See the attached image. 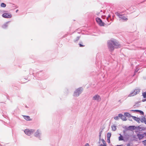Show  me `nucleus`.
<instances>
[{
  "label": "nucleus",
  "mask_w": 146,
  "mask_h": 146,
  "mask_svg": "<svg viewBox=\"0 0 146 146\" xmlns=\"http://www.w3.org/2000/svg\"><path fill=\"white\" fill-rule=\"evenodd\" d=\"M108 48L110 51H113L115 48H118L121 46L117 40L114 39H112L108 42Z\"/></svg>",
  "instance_id": "f257e3e1"
},
{
  "label": "nucleus",
  "mask_w": 146,
  "mask_h": 146,
  "mask_svg": "<svg viewBox=\"0 0 146 146\" xmlns=\"http://www.w3.org/2000/svg\"><path fill=\"white\" fill-rule=\"evenodd\" d=\"M115 14L120 19V20H122L124 21H127L128 20V17L127 15L125 14H123L121 13L116 12Z\"/></svg>",
  "instance_id": "f03ea898"
},
{
  "label": "nucleus",
  "mask_w": 146,
  "mask_h": 146,
  "mask_svg": "<svg viewBox=\"0 0 146 146\" xmlns=\"http://www.w3.org/2000/svg\"><path fill=\"white\" fill-rule=\"evenodd\" d=\"M83 90L82 88L81 87L78 88L74 91L73 96L76 97L78 96L82 93Z\"/></svg>",
  "instance_id": "7ed1b4c3"
},
{
  "label": "nucleus",
  "mask_w": 146,
  "mask_h": 146,
  "mask_svg": "<svg viewBox=\"0 0 146 146\" xmlns=\"http://www.w3.org/2000/svg\"><path fill=\"white\" fill-rule=\"evenodd\" d=\"M35 131L34 129H26L24 131L25 133L28 136L32 134Z\"/></svg>",
  "instance_id": "20e7f679"
},
{
  "label": "nucleus",
  "mask_w": 146,
  "mask_h": 146,
  "mask_svg": "<svg viewBox=\"0 0 146 146\" xmlns=\"http://www.w3.org/2000/svg\"><path fill=\"white\" fill-rule=\"evenodd\" d=\"M92 100L97 102H100L101 100V98L100 95L98 94H96L93 96Z\"/></svg>",
  "instance_id": "39448f33"
},
{
  "label": "nucleus",
  "mask_w": 146,
  "mask_h": 146,
  "mask_svg": "<svg viewBox=\"0 0 146 146\" xmlns=\"http://www.w3.org/2000/svg\"><path fill=\"white\" fill-rule=\"evenodd\" d=\"M140 92L139 90L138 89H136L134 91L131 92L130 94L129 95V97H131L134 96L135 95H136L137 94H138L139 92Z\"/></svg>",
  "instance_id": "423d86ee"
},
{
  "label": "nucleus",
  "mask_w": 146,
  "mask_h": 146,
  "mask_svg": "<svg viewBox=\"0 0 146 146\" xmlns=\"http://www.w3.org/2000/svg\"><path fill=\"white\" fill-rule=\"evenodd\" d=\"M41 134L40 131L39 129H38L35 133L34 135L36 137L40 138L41 137Z\"/></svg>",
  "instance_id": "0eeeda50"
},
{
  "label": "nucleus",
  "mask_w": 146,
  "mask_h": 146,
  "mask_svg": "<svg viewBox=\"0 0 146 146\" xmlns=\"http://www.w3.org/2000/svg\"><path fill=\"white\" fill-rule=\"evenodd\" d=\"M96 21L98 23L100 26H104V23L103 22L100 18L97 17L96 18Z\"/></svg>",
  "instance_id": "6e6552de"
},
{
  "label": "nucleus",
  "mask_w": 146,
  "mask_h": 146,
  "mask_svg": "<svg viewBox=\"0 0 146 146\" xmlns=\"http://www.w3.org/2000/svg\"><path fill=\"white\" fill-rule=\"evenodd\" d=\"M146 129V127H140L139 126L137 127L136 131L135 132L142 131L145 130Z\"/></svg>",
  "instance_id": "1a4fd4ad"
},
{
  "label": "nucleus",
  "mask_w": 146,
  "mask_h": 146,
  "mask_svg": "<svg viewBox=\"0 0 146 146\" xmlns=\"http://www.w3.org/2000/svg\"><path fill=\"white\" fill-rule=\"evenodd\" d=\"M2 16L5 18H11L12 17L11 15L9 13H4L2 15Z\"/></svg>",
  "instance_id": "9d476101"
},
{
  "label": "nucleus",
  "mask_w": 146,
  "mask_h": 146,
  "mask_svg": "<svg viewBox=\"0 0 146 146\" xmlns=\"http://www.w3.org/2000/svg\"><path fill=\"white\" fill-rule=\"evenodd\" d=\"M137 136L139 140L143 139L144 137L143 133L141 134L139 133L137 134Z\"/></svg>",
  "instance_id": "9b49d317"
},
{
  "label": "nucleus",
  "mask_w": 146,
  "mask_h": 146,
  "mask_svg": "<svg viewBox=\"0 0 146 146\" xmlns=\"http://www.w3.org/2000/svg\"><path fill=\"white\" fill-rule=\"evenodd\" d=\"M119 115L120 117L122 120L125 121L127 120L126 117L122 114L119 113Z\"/></svg>",
  "instance_id": "f8f14e48"
},
{
  "label": "nucleus",
  "mask_w": 146,
  "mask_h": 146,
  "mask_svg": "<svg viewBox=\"0 0 146 146\" xmlns=\"http://www.w3.org/2000/svg\"><path fill=\"white\" fill-rule=\"evenodd\" d=\"M137 127L135 126H130L128 127V129L130 130H136Z\"/></svg>",
  "instance_id": "ddd939ff"
},
{
  "label": "nucleus",
  "mask_w": 146,
  "mask_h": 146,
  "mask_svg": "<svg viewBox=\"0 0 146 146\" xmlns=\"http://www.w3.org/2000/svg\"><path fill=\"white\" fill-rule=\"evenodd\" d=\"M131 117L138 123H140V119L139 118L133 116H131Z\"/></svg>",
  "instance_id": "4468645a"
},
{
  "label": "nucleus",
  "mask_w": 146,
  "mask_h": 146,
  "mask_svg": "<svg viewBox=\"0 0 146 146\" xmlns=\"http://www.w3.org/2000/svg\"><path fill=\"white\" fill-rule=\"evenodd\" d=\"M143 96L144 98L142 100L143 102H145L146 101V92H144L143 93Z\"/></svg>",
  "instance_id": "2eb2a0df"
},
{
  "label": "nucleus",
  "mask_w": 146,
  "mask_h": 146,
  "mask_svg": "<svg viewBox=\"0 0 146 146\" xmlns=\"http://www.w3.org/2000/svg\"><path fill=\"white\" fill-rule=\"evenodd\" d=\"M24 118L27 121H29L30 120V117L28 116H23Z\"/></svg>",
  "instance_id": "dca6fc26"
},
{
  "label": "nucleus",
  "mask_w": 146,
  "mask_h": 146,
  "mask_svg": "<svg viewBox=\"0 0 146 146\" xmlns=\"http://www.w3.org/2000/svg\"><path fill=\"white\" fill-rule=\"evenodd\" d=\"M140 121L142 123H144L146 121V119L145 117H143L140 119Z\"/></svg>",
  "instance_id": "f3484780"
},
{
  "label": "nucleus",
  "mask_w": 146,
  "mask_h": 146,
  "mask_svg": "<svg viewBox=\"0 0 146 146\" xmlns=\"http://www.w3.org/2000/svg\"><path fill=\"white\" fill-rule=\"evenodd\" d=\"M132 111H136V112H139L141 114H142V115H143L144 114L143 112V111H141V110H132Z\"/></svg>",
  "instance_id": "a211bd4d"
},
{
  "label": "nucleus",
  "mask_w": 146,
  "mask_h": 146,
  "mask_svg": "<svg viewBox=\"0 0 146 146\" xmlns=\"http://www.w3.org/2000/svg\"><path fill=\"white\" fill-rule=\"evenodd\" d=\"M124 115L125 116L127 117H130L131 116V115L129 113L127 112L125 113Z\"/></svg>",
  "instance_id": "6ab92c4d"
},
{
  "label": "nucleus",
  "mask_w": 146,
  "mask_h": 146,
  "mask_svg": "<svg viewBox=\"0 0 146 146\" xmlns=\"http://www.w3.org/2000/svg\"><path fill=\"white\" fill-rule=\"evenodd\" d=\"M120 136L119 137L118 139L119 141L123 140V136L121 134H119Z\"/></svg>",
  "instance_id": "aec40b11"
},
{
  "label": "nucleus",
  "mask_w": 146,
  "mask_h": 146,
  "mask_svg": "<svg viewBox=\"0 0 146 146\" xmlns=\"http://www.w3.org/2000/svg\"><path fill=\"white\" fill-rule=\"evenodd\" d=\"M8 22L6 23L5 24H4V25H3V26H2L3 28L4 29H5L7 27V26H8Z\"/></svg>",
  "instance_id": "412c9836"
},
{
  "label": "nucleus",
  "mask_w": 146,
  "mask_h": 146,
  "mask_svg": "<svg viewBox=\"0 0 146 146\" xmlns=\"http://www.w3.org/2000/svg\"><path fill=\"white\" fill-rule=\"evenodd\" d=\"M111 135V134L110 133H108L107 135V138L109 139L110 138V137Z\"/></svg>",
  "instance_id": "4be33fe9"
},
{
  "label": "nucleus",
  "mask_w": 146,
  "mask_h": 146,
  "mask_svg": "<svg viewBox=\"0 0 146 146\" xmlns=\"http://www.w3.org/2000/svg\"><path fill=\"white\" fill-rule=\"evenodd\" d=\"M111 127H112V130L113 131H115L116 129V126L115 125H113Z\"/></svg>",
  "instance_id": "5701e85b"
},
{
  "label": "nucleus",
  "mask_w": 146,
  "mask_h": 146,
  "mask_svg": "<svg viewBox=\"0 0 146 146\" xmlns=\"http://www.w3.org/2000/svg\"><path fill=\"white\" fill-rule=\"evenodd\" d=\"M119 117L120 116H119V114L118 116H116L115 117H114V118L115 120H118L119 119Z\"/></svg>",
  "instance_id": "b1692460"
},
{
  "label": "nucleus",
  "mask_w": 146,
  "mask_h": 146,
  "mask_svg": "<svg viewBox=\"0 0 146 146\" xmlns=\"http://www.w3.org/2000/svg\"><path fill=\"white\" fill-rule=\"evenodd\" d=\"M1 6L3 7H6V5L4 3H2L1 4Z\"/></svg>",
  "instance_id": "393cba45"
},
{
  "label": "nucleus",
  "mask_w": 146,
  "mask_h": 146,
  "mask_svg": "<svg viewBox=\"0 0 146 146\" xmlns=\"http://www.w3.org/2000/svg\"><path fill=\"white\" fill-rule=\"evenodd\" d=\"M102 131H100V133H99V140H100L101 138V134L102 133Z\"/></svg>",
  "instance_id": "a878e982"
},
{
  "label": "nucleus",
  "mask_w": 146,
  "mask_h": 146,
  "mask_svg": "<svg viewBox=\"0 0 146 146\" xmlns=\"http://www.w3.org/2000/svg\"><path fill=\"white\" fill-rule=\"evenodd\" d=\"M100 141H101L102 142V143L103 144H105L106 143V142L104 140V139H102L101 138V139L100 140H99Z\"/></svg>",
  "instance_id": "bb28decb"
},
{
  "label": "nucleus",
  "mask_w": 146,
  "mask_h": 146,
  "mask_svg": "<svg viewBox=\"0 0 146 146\" xmlns=\"http://www.w3.org/2000/svg\"><path fill=\"white\" fill-rule=\"evenodd\" d=\"M142 143L144 145L146 146V139L143 141Z\"/></svg>",
  "instance_id": "cd10ccee"
},
{
  "label": "nucleus",
  "mask_w": 146,
  "mask_h": 146,
  "mask_svg": "<svg viewBox=\"0 0 146 146\" xmlns=\"http://www.w3.org/2000/svg\"><path fill=\"white\" fill-rule=\"evenodd\" d=\"M110 17V15H108V17H107L106 18V20L108 22L109 21V19H110L109 18Z\"/></svg>",
  "instance_id": "c85d7f7f"
},
{
  "label": "nucleus",
  "mask_w": 146,
  "mask_h": 146,
  "mask_svg": "<svg viewBox=\"0 0 146 146\" xmlns=\"http://www.w3.org/2000/svg\"><path fill=\"white\" fill-rule=\"evenodd\" d=\"M80 38V37H79V36L77 37L76 39V40H75V42H76V41H78L79 40Z\"/></svg>",
  "instance_id": "c756f323"
},
{
  "label": "nucleus",
  "mask_w": 146,
  "mask_h": 146,
  "mask_svg": "<svg viewBox=\"0 0 146 146\" xmlns=\"http://www.w3.org/2000/svg\"><path fill=\"white\" fill-rule=\"evenodd\" d=\"M100 146H106V143L103 144H101L100 145Z\"/></svg>",
  "instance_id": "7c9ffc66"
},
{
  "label": "nucleus",
  "mask_w": 146,
  "mask_h": 146,
  "mask_svg": "<svg viewBox=\"0 0 146 146\" xmlns=\"http://www.w3.org/2000/svg\"><path fill=\"white\" fill-rule=\"evenodd\" d=\"M144 136V137L145 138H146V133H143Z\"/></svg>",
  "instance_id": "2f4dec72"
},
{
  "label": "nucleus",
  "mask_w": 146,
  "mask_h": 146,
  "mask_svg": "<svg viewBox=\"0 0 146 146\" xmlns=\"http://www.w3.org/2000/svg\"><path fill=\"white\" fill-rule=\"evenodd\" d=\"M84 146H90L89 144L88 143H86L85 145H84Z\"/></svg>",
  "instance_id": "473e14b6"
},
{
  "label": "nucleus",
  "mask_w": 146,
  "mask_h": 146,
  "mask_svg": "<svg viewBox=\"0 0 146 146\" xmlns=\"http://www.w3.org/2000/svg\"><path fill=\"white\" fill-rule=\"evenodd\" d=\"M107 140L108 143H110V139H107Z\"/></svg>",
  "instance_id": "72a5a7b5"
},
{
  "label": "nucleus",
  "mask_w": 146,
  "mask_h": 146,
  "mask_svg": "<svg viewBox=\"0 0 146 146\" xmlns=\"http://www.w3.org/2000/svg\"><path fill=\"white\" fill-rule=\"evenodd\" d=\"M79 45H80V47H83V46H84V45H82L81 44H79Z\"/></svg>",
  "instance_id": "f704fd0d"
},
{
  "label": "nucleus",
  "mask_w": 146,
  "mask_h": 146,
  "mask_svg": "<svg viewBox=\"0 0 146 146\" xmlns=\"http://www.w3.org/2000/svg\"><path fill=\"white\" fill-rule=\"evenodd\" d=\"M115 146H123V145H115Z\"/></svg>",
  "instance_id": "c9c22d12"
},
{
  "label": "nucleus",
  "mask_w": 146,
  "mask_h": 146,
  "mask_svg": "<svg viewBox=\"0 0 146 146\" xmlns=\"http://www.w3.org/2000/svg\"><path fill=\"white\" fill-rule=\"evenodd\" d=\"M130 146V144L129 143H128L127 144V146Z\"/></svg>",
  "instance_id": "e433bc0d"
},
{
  "label": "nucleus",
  "mask_w": 146,
  "mask_h": 146,
  "mask_svg": "<svg viewBox=\"0 0 146 146\" xmlns=\"http://www.w3.org/2000/svg\"><path fill=\"white\" fill-rule=\"evenodd\" d=\"M137 71H138V70H136L135 71V72H137Z\"/></svg>",
  "instance_id": "4c0bfd02"
},
{
  "label": "nucleus",
  "mask_w": 146,
  "mask_h": 146,
  "mask_svg": "<svg viewBox=\"0 0 146 146\" xmlns=\"http://www.w3.org/2000/svg\"><path fill=\"white\" fill-rule=\"evenodd\" d=\"M144 123L146 124V121L144 122Z\"/></svg>",
  "instance_id": "58836bf2"
},
{
  "label": "nucleus",
  "mask_w": 146,
  "mask_h": 146,
  "mask_svg": "<svg viewBox=\"0 0 146 146\" xmlns=\"http://www.w3.org/2000/svg\"><path fill=\"white\" fill-rule=\"evenodd\" d=\"M110 24H111V23H110L109 24H108V23H107V24H108V25H110Z\"/></svg>",
  "instance_id": "ea45409f"
},
{
  "label": "nucleus",
  "mask_w": 146,
  "mask_h": 146,
  "mask_svg": "<svg viewBox=\"0 0 146 146\" xmlns=\"http://www.w3.org/2000/svg\"><path fill=\"white\" fill-rule=\"evenodd\" d=\"M18 11V10H17V11H16V12H17Z\"/></svg>",
  "instance_id": "a19ab883"
}]
</instances>
